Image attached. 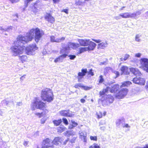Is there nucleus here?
<instances>
[{
    "instance_id": "a878e982",
    "label": "nucleus",
    "mask_w": 148,
    "mask_h": 148,
    "mask_svg": "<svg viewBox=\"0 0 148 148\" xmlns=\"http://www.w3.org/2000/svg\"><path fill=\"white\" fill-rule=\"evenodd\" d=\"M106 46V44L104 42H101L98 45V49H104Z\"/></svg>"
},
{
    "instance_id": "1a4fd4ad",
    "label": "nucleus",
    "mask_w": 148,
    "mask_h": 148,
    "mask_svg": "<svg viewBox=\"0 0 148 148\" xmlns=\"http://www.w3.org/2000/svg\"><path fill=\"white\" fill-rule=\"evenodd\" d=\"M60 114L62 116L69 117H72L74 115L69 110H62L60 112Z\"/></svg>"
},
{
    "instance_id": "0eeeda50",
    "label": "nucleus",
    "mask_w": 148,
    "mask_h": 148,
    "mask_svg": "<svg viewBox=\"0 0 148 148\" xmlns=\"http://www.w3.org/2000/svg\"><path fill=\"white\" fill-rule=\"evenodd\" d=\"M132 81L134 83L141 85H144L145 83V80L143 78L135 77L134 78Z\"/></svg>"
},
{
    "instance_id": "5fc2aeb1",
    "label": "nucleus",
    "mask_w": 148,
    "mask_h": 148,
    "mask_svg": "<svg viewBox=\"0 0 148 148\" xmlns=\"http://www.w3.org/2000/svg\"><path fill=\"white\" fill-rule=\"evenodd\" d=\"M69 140V139L68 138L67 140H66L65 141L63 142L61 144L63 145H65L67 143L68 141Z\"/></svg>"
},
{
    "instance_id": "bf43d9fd",
    "label": "nucleus",
    "mask_w": 148,
    "mask_h": 148,
    "mask_svg": "<svg viewBox=\"0 0 148 148\" xmlns=\"http://www.w3.org/2000/svg\"><path fill=\"white\" fill-rule=\"evenodd\" d=\"M28 144V142L26 141H24L23 144L24 146H26Z\"/></svg>"
},
{
    "instance_id": "4be33fe9",
    "label": "nucleus",
    "mask_w": 148,
    "mask_h": 148,
    "mask_svg": "<svg viewBox=\"0 0 148 148\" xmlns=\"http://www.w3.org/2000/svg\"><path fill=\"white\" fill-rule=\"evenodd\" d=\"M109 89H110V87H107L105 89H103L102 91H100L99 94L100 95H104L107 92Z\"/></svg>"
},
{
    "instance_id": "338daca9",
    "label": "nucleus",
    "mask_w": 148,
    "mask_h": 148,
    "mask_svg": "<svg viewBox=\"0 0 148 148\" xmlns=\"http://www.w3.org/2000/svg\"><path fill=\"white\" fill-rule=\"evenodd\" d=\"M94 146H92L91 145L89 147V148H93Z\"/></svg>"
},
{
    "instance_id": "f8f14e48",
    "label": "nucleus",
    "mask_w": 148,
    "mask_h": 148,
    "mask_svg": "<svg viewBox=\"0 0 148 148\" xmlns=\"http://www.w3.org/2000/svg\"><path fill=\"white\" fill-rule=\"evenodd\" d=\"M128 67L126 66H123L121 68L120 70L121 71V74L124 75H128L130 74L129 71Z\"/></svg>"
},
{
    "instance_id": "7c9ffc66",
    "label": "nucleus",
    "mask_w": 148,
    "mask_h": 148,
    "mask_svg": "<svg viewBox=\"0 0 148 148\" xmlns=\"http://www.w3.org/2000/svg\"><path fill=\"white\" fill-rule=\"evenodd\" d=\"M66 129V128L65 127H59L58 129V132L60 133L63 132Z\"/></svg>"
},
{
    "instance_id": "c85d7f7f",
    "label": "nucleus",
    "mask_w": 148,
    "mask_h": 148,
    "mask_svg": "<svg viewBox=\"0 0 148 148\" xmlns=\"http://www.w3.org/2000/svg\"><path fill=\"white\" fill-rule=\"evenodd\" d=\"M87 50V48L86 47H81L79 49V53H82L86 51Z\"/></svg>"
},
{
    "instance_id": "e433bc0d",
    "label": "nucleus",
    "mask_w": 148,
    "mask_h": 148,
    "mask_svg": "<svg viewBox=\"0 0 148 148\" xmlns=\"http://www.w3.org/2000/svg\"><path fill=\"white\" fill-rule=\"evenodd\" d=\"M92 88L91 87L86 86L83 85L82 88L85 90H88L91 89Z\"/></svg>"
},
{
    "instance_id": "13d9d810",
    "label": "nucleus",
    "mask_w": 148,
    "mask_h": 148,
    "mask_svg": "<svg viewBox=\"0 0 148 148\" xmlns=\"http://www.w3.org/2000/svg\"><path fill=\"white\" fill-rule=\"evenodd\" d=\"M140 56L141 54L140 53H137L136 54V56L137 57H140Z\"/></svg>"
},
{
    "instance_id": "4d7b16f0",
    "label": "nucleus",
    "mask_w": 148,
    "mask_h": 148,
    "mask_svg": "<svg viewBox=\"0 0 148 148\" xmlns=\"http://www.w3.org/2000/svg\"><path fill=\"white\" fill-rule=\"evenodd\" d=\"M80 101L82 103H84L86 101L84 99H80Z\"/></svg>"
},
{
    "instance_id": "864d4df0",
    "label": "nucleus",
    "mask_w": 148,
    "mask_h": 148,
    "mask_svg": "<svg viewBox=\"0 0 148 148\" xmlns=\"http://www.w3.org/2000/svg\"><path fill=\"white\" fill-rule=\"evenodd\" d=\"M135 40L137 41H140V39H139V37L138 35H137L135 37Z\"/></svg>"
},
{
    "instance_id": "7ed1b4c3",
    "label": "nucleus",
    "mask_w": 148,
    "mask_h": 148,
    "mask_svg": "<svg viewBox=\"0 0 148 148\" xmlns=\"http://www.w3.org/2000/svg\"><path fill=\"white\" fill-rule=\"evenodd\" d=\"M41 97L44 101L50 102L53 100L54 95L52 90L49 88H46L41 92Z\"/></svg>"
},
{
    "instance_id": "2f4dec72",
    "label": "nucleus",
    "mask_w": 148,
    "mask_h": 148,
    "mask_svg": "<svg viewBox=\"0 0 148 148\" xmlns=\"http://www.w3.org/2000/svg\"><path fill=\"white\" fill-rule=\"evenodd\" d=\"M51 140L48 138H46L44 140L42 141V143L44 145L46 144H49Z\"/></svg>"
},
{
    "instance_id": "79ce46f5",
    "label": "nucleus",
    "mask_w": 148,
    "mask_h": 148,
    "mask_svg": "<svg viewBox=\"0 0 148 148\" xmlns=\"http://www.w3.org/2000/svg\"><path fill=\"white\" fill-rule=\"evenodd\" d=\"M90 138L91 140H93L95 141L97 140V138L96 136H90Z\"/></svg>"
},
{
    "instance_id": "72a5a7b5",
    "label": "nucleus",
    "mask_w": 148,
    "mask_h": 148,
    "mask_svg": "<svg viewBox=\"0 0 148 148\" xmlns=\"http://www.w3.org/2000/svg\"><path fill=\"white\" fill-rule=\"evenodd\" d=\"M111 68L110 67H106L104 69V74L106 75L107 73L110 72V71L111 69Z\"/></svg>"
},
{
    "instance_id": "20e7f679",
    "label": "nucleus",
    "mask_w": 148,
    "mask_h": 148,
    "mask_svg": "<svg viewBox=\"0 0 148 148\" xmlns=\"http://www.w3.org/2000/svg\"><path fill=\"white\" fill-rule=\"evenodd\" d=\"M128 92L129 90L127 88H122L115 94V97L117 99H123L127 95Z\"/></svg>"
},
{
    "instance_id": "f3484780",
    "label": "nucleus",
    "mask_w": 148,
    "mask_h": 148,
    "mask_svg": "<svg viewBox=\"0 0 148 148\" xmlns=\"http://www.w3.org/2000/svg\"><path fill=\"white\" fill-rule=\"evenodd\" d=\"M89 40V39H80L78 40V41L81 46H86L88 45Z\"/></svg>"
},
{
    "instance_id": "c9c22d12",
    "label": "nucleus",
    "mask_w": 148,
    "mask_h": 148,
    "mask_svg": "<svg viewBox=\"0 0 148 148\" xmlns=\"http://www.w3.org/2000/svg\"><path fill=\"white\" fill-rule=\"evenodd\" d=\"M83 86L82 85L81 83H79L75 84L74 86V87L76 88H79L80 87L82 88Z\"/></svg>"
},
{
    "instance_id": "603ef678",
    "label": "nucleus",
    "mask_w": 148,
    "mask_h": 148,
    "mask_svg": "<svg viewBox=\"0 0 148 148\" xmlns=\"http://www.w3.org/2000/svg\"><path fill=\"white\" fill-rule=\"evenodd\" d=\"M92 40L97 43H99L101 41L99 39L96 40L95 39H92Z\"/></svg>"
},
{
    "instance_id": "a19ab883",
    "label": "nucleus",
    "mask_w": 148,
    "mask_h": 148,
    "mask_svg": "<svg viewBox=\"0 0 148 148\" xmlns=\"http://www.w3.org/2000/svg\"><path fill=\"white\" fill-rule=\"evenodd\" d=\"M62 120L63 122V123L65 125H68L69 124L68 122V121L67 119L65 118H63Z\"/></svg>"
},
{
    "instance_id": "09e8293b",
    "label": "nucleus",
    "mask_w": 148,
    "mask_h": 148,
    "mask_svg": "<svg viewBox=\"0 0 148 148\" xmlns=\"http://www.w3.org/2000/svg\"><path fill=\"white\" fill-rule=\"evenodd\" d=\"M67 56V55L65 54H63L62 55L60 56V57L62 58V60L63 58H65Z\"/></svg>"
},
{
    "instance_id": "cd10ccee",
    "label": "nucleus",
    "mask_w": 148,
    "mask_h": 148,
    "mask_svg": "<svg viewBox=\"0 0 148 148\" xmlns=\"http://www.w3.org/2000/svg\"><path fill=\"white\" fill-rule=\"evenodd\" d=\"M94 75V73L93 70L92 69L89 70V71L87 72V76L88 77H91Z\"/></svg>"
},
{
    "instance_id": "4468645a",
    "label": "nucleus",
    "mask_w": 148,
    "mask_h": 148,
    "mask_svg": "<svg viewBox=\"0 0 148 148\" xmlns=\"http://www.w3.org/2000/svg\"><path fill=\"white\" fill-rule=\"evenodd\" d=\"M130 71L133 74L136 76H140L141 75V73L137 69L131 67L130 68Z\"/></svg>"
},
{
    "instance_id": "2eb2a0df",
    "label": "nucleus",
    "mask_w": 148,
    "mask_h": 148,
    "mask_svg": "<svg viewBox=\"0 0 148 148\" xmlns=\"http://www.w3.org/2000/svg\"><path fill=\"white\" fill-rule=\"evenodd\" d=\"M88 47H86L88 50L91 51L93 50L95 47L96 44L94 42L90 41V40L88 43Z\"/></svg>"
},
{
    "instance_id": "37998d69",
    "label": "nucleus",
    "mask_w": 148,
    "mask_h": 148,
    "mask_svg": "<svg viewBox=\"0 0 148 148\" xmlns=\"http://www.w3.org/2000/svg\"><path fill=\"white\" fill-rule=\"evenodd\" d=\"M42 148H54V147L53 145H44L42 147Z\"/></svg>"
},
{
    "instance_id": "774afa93",
    "label": "nucleus",
    "mask_w": 148,
    "mask_h": 148,
    "mask_svg": "<svg viewBox=\"0 0 148 148\" xmlns=\"http://www.w3.org/2000/svg\"><path fill=\"white\" fill-rule=\"evenodd\" d=\"M89 0H84V2H86V1H89Z\"/></svg>"
},
{
    "instance_id": "4c0bfd02",
    "label": "nucleus",
    "mask_w": 148,
    "mask_h": 148,
    "mask_svg": "<svg viewBox=\"0 0 148 148\" xmlns=\"http://www.w3.org/2000/svg\"><path fill=\"white\" fill-rule=\"evenodd\" d=\"M32 1V0H24V2L25 4V7L26 8L27 6L29 3Z\"/></svg>"
},
{
    "instance_id": "0e129e2a",
    "label": "nucleus",
    "mask_w": 148,
    "mask_h": 148,
    "mask_svg": "<svg viewBox=\"0 0 148 148\" xmlns=\"http://www.w3.org/2000/svg\"><path fill=\"white\" fill-rule=\"evenodd\" d=\"M125 8V6H123L120 9V10H122L123 9Z\"/></svg>"
},
{
    "instance_id": "a211bd4d",
    "label": "nucleus",
    "mask_w": 148,
    "mask_h": 148,
    "mask_svg": "<svg viewBox=\"0 0 148 148\" xmlns=\"http://www.w3.org/2000/svg\"><path fill=\"white\" fill-rule=\"evenodd\" d=\"M40 1L39 0L36 1L33 4L32 9L34 12L36 11L37 8L40 5Z\"/></svg>"
},
{
    "instance_id": "dca6fc26",
    "label": "nucleus",
    "mask_w": 148,
    "mask_h": 148,
    "mask_svg": "<svg viewBox=\"0 0 148 148\" xmlns=\"http://www.w3.org/2000/svg\"><path fill=\"white\" fill-rule=\"evenodd\" d=\"M50 38L51 41L52 42H59L64 40L65 39V37H62L60 38L57 39L56 40L55 36H51Z\"/></svg>"
},
{
    "instance_id": "58836bf2",
    "label": "nucleus",
    "mask_w": 148,
    "mask_h": 148,
    "mask_svg": "<svg viewBox=\"0 0 148 148\" xmlns=\"http://www.w3.org/2000/svg\"><path fill=\"white\" fill-rule=\"evenodd\" d=\"M61 60H62V58L60 56H59L55 59L54 60V62L55 63H57L58 62L60 61Z\"/></svg>"
},
{
    "instance_id": "9b49d317",
    "label": "nucleus",
    "mask_w": 148,
    "mask_h": 148,
    "mask_svg": "<svg viewBox=\"0 0 148 148\" xmlns=\"http://www.w3.org/2000/svg\"><path fill=\"white\" fill-rule=\"evenodd\" d=\"M87 72L86 69H81V72H79L78 73L77 79L78 82L82 79Z\"/></svg>"
},
{
    "instance_id": "69168bd1",
    "label": "nucleus",
    "mask_w": 148,
    "mask_h": 148,
    "mask_svg": "<svg viewBox=\"0 0 148 148\" xmlns=\"http://www.w3.org/2000/svg\"><path fill=\"white\" fill-rule=\"evenodd\" d=\"M119 123H116V124H120L121 122V120H119Z\"/></svg>"
},
{
    "instance_id": "6ab92c4d",
    "label": "nucleus",
    "mask_w": 148,
    "mask_h": 148,
    "mask_svg": "<svg viewBox=\"0 0 148 148\" xmlns=\"http://www.w3.org/2000/svg\"><path fill=\"white\" fill-rule=\"evenodd\" d=\"M106 114V112L105 111H100L97 112L96 115L97 118L99 119L102 118L103 116H105Z\"/></svg>"
},
{
    "instance_id": "393cba45",
    "label": "nucleus",
    "mask_w": 148,
    "mask_h": 148,
    "mask_svg": "<svg viewBox=\"0 0 148 148\" xmlns=\"http://www.w3.org/2000/svg\"><path fill=\"white\" fill-rule=\"evenodd\" d=\"M71 122L72 124L69 125V129H72L77 125V123L74 121L71 120Z\"/></svg>"
},
{
    "instance_id": "8fccbe9b",
    "label": "nucleus",
    "mask_w": 148,
    "mask_h": 148,
    "mask_svg": "<svg viewBox=\"0 0 148 148\" xmlns=\"http://www.w3.org/2000/svg\"><path fill=\"white\" fill-rule=\"evenodd\" d=\"M114 73L116 75V78L118 77L120 75L118 71H114Z\"/></svg>"
},
{
    "instance_id": "680f3d73",
    "label": "nucleus",
    "mask_w": 148,
    "mask_h": 148,
    "mask_svg": "<svg viewBox=\"0 0 148 148\" xmlns=\"http://www.w3.org/2000/svg\"><path fill=\"white\" fill-rule=\"evenodd\" d=\"M143 148H148V144H146Z\"/></svg>"
},
{
    "instance_id": "c03bdc74",
    "label": "nucleus",
    "mask_w": 148,
    "mask_h": 148,
    "mask_svg": "<svg viewBox=\"0 0 148 148\" xmlns=\"http://www.w3.org/2000/svg\"><path fill=\"white\" fill-rule=\"evenodd\" d=\"M69 58L70 60H72L74 59L76 57V56L74 55H70L69 56Z\"/></svg>"
},
{
    "instance_id": "f704fd0d",
    "label": "nucleus",
    "mask_w": 148,
    "mask_h": 148,
    "mask_svg": "<svg viewBox=\"0 0 148 148\" xmlns=\"http://www.w3.org/2000/svg\"><path fill=\"white\" fill-rule=\"evenodd\" d=\"M130 57V55L128 54H125V55L124 58H120L121 61H124L127 60Z\"/></svg>"
},
{
    "instance_id": "423d86ee",
    "label": "nucleus",
    "mask_w": 148,
    "mask_h": 148,
    "mask_svg": "<svg viewBox=\"0 0 148 148\" xmlns=\"http://www.w3.org/2000/svg\"><path fill=\"white\" fill-rule=\"evenodd\" d=\"M141 68L148 73V59L143 58L140 59Z\"/></svg>"
},
{
    "instance_id": "c756f323",
    "label": "nucleus",
    "mask_w": 148,
    "mask_h": 148,
    "mask_svg": "<svg viewBox=\"0 0 148 148\" xmlns=\"http://www.w3.org/2000/svg\"><path fill=\"white\" fill-rule=\"evenodd\" d=\"M20 58L22 62L23 63L26 61L27 57L25 55L22 56L20 57Z\"/></svg>"
},
{
    "instance_id": "ddd939ff",
    "label": "nucleus",
    "mask_w": 148,
    "mask_h": 148,
    "mask_svg": "<svg viewBox=\"0 0 148 148\" xmlns=\"http://www.w3.org/2000/svg\"><path fill=\"white\" fill-rule=\"evenodd\" d=\"M63 140V139L59 137H56L53 140L52 143L53 145H58L60 143L61 144Z\"/></svg>"
},
{
    "instance_id": "b1692460",
    "label": "nucleus",
    "mask_w": 148,
    "mask_h": 148,
    "mask_svg": "<svg viewBox=\"0 0 148 148\" xmlns=\"http://www.w3.org/2000/svg\"><path fill=\"white\" fill-rule=\"evenodd\" d=\"M53 124L55 126H58L61 124L62 122V119H60L58 120H55L53 121Z\"/></svg>"
},
{
    "instance_id": "49530a36",
    "label": "nucleus",
    "mask_w": 148,
    "mask_h": 148,
    "mask_svg": "<svg viewBox=\"0 0 148 148\" xmlns=\"http://www.w3.org/2000/svg\"><path fill=\"white\" fill-rule=\"evenodd\" d=\"M12 3H16L20 1V0H9Z\"/></svg>"
},
{
    "instance_id": "f03ea898",
    "label": "nucleus",
    "mask_w": 148,
    "mask_h": 148,
    "mask_svg": "<svg viewBox=\"0 0 148 148\" xmlns=\"http://www.w3.org/2000/svg\"><path fill=\"white\" fill-rule=\"evenodd\" d=\"M47 106L46 103H44L41 100H38L37 98H35V100L32 103L31 106L32 110H34L36 108L39 109L40 110H44V114L45 115L46 111H48L47 109H46Z\"/></svg>"
},
{
    "instance_id": "412c9836",
    "label": "nucleus",
    "mask_w": 148,
    "mask_h": 148,
    "mask_svg": "<svg viewBox=\"0 0 148 148\" xmlns=\"http://www.w3.org/2000/svg\"><path fill=\"white\" fill-rule=\"evenodd\" d=\"M119 16L123 18H130V14L127 12H124L120 14Z\"/></svg>"
},
{
    "instance_id": "052dcab7",
    "label": "nucleus",
    "mask_w": 148,
    "mask_h": 148,
    "mask_svg": "<svg viewBox=\"0 0 148 148\" xmlns=\"http://www.w3.org/2000/svg\"><path fill=\"white\" fill-rule=\"evenodd\" d=\"M45 120H41V123L42 124H43L45 122Z\"/></svg>"
},
{
    "instance_id": "f257e3e1",
    "label": "nucleus",
    "mask_w": 148,
    "mask_h": 148,
    "mask_svg": "<svg viewBox=\"0 0 148 148\" xmlns=\"http://www.w3.org/2000/svg\"><path fill=\"white\" fill-rule=\"evenodd\" d=\"M34 33L35 34L34 39L36 42H38L44 35L43 32L40 31L38 27H37L30 29L28 35L25 36L20 35L18 36L16 40L14 42V45L10 48L13 56H17L23 53L25 47L24 46L20 45V43L25 44L31 41L33 39L32 35Z\"/></svg>"
},
{
    "instance_id": "aec40b11",
    "label": "nucleus",
    "mask_w": 148,
    "mask_h": 148,
    "mask_svg": "<svg viewBox=\"0 0 148 148\" xmlns=\"http://www.w3.org/2000/svg\"><path fill=\"white\" fill-rule=\"evenodd\" d=\"M132 84V83L130 81H125L122 83L120 87L121 88L123 87H127Z\"/></svg>"
},
{
    "instance_id": "39448f33",
    "label": "nucleus",
    "mask_w": 148,
    "mask_h": 148,
    "mask_svg": "<svg viewBox=\"0 0 148 148\" xmlns=\"http://www.w3.org/2000/svg\"><path fill=\"white\" fill-rule=\"evenodd\" d=\"M38 47L35 44L30 45L25 48L26 54L28 55H32Z\"/></svg>"
},
{
    "instance_id": "9d476101",
    "label": "nucleus",
    "mask_w": 148,
    "mask_h": 148,
    "mask_svg": "<svg viewBox=\"0 0 148 148\" xmlns=\"http://www.w3.org/2000/svg\"><path fill=\"white\" fill-rule=\"evenodd\" d=\"M120 86L118 84H116L113 85L111 86V88H110V91L111 93L115 94L117 93V91H119V89L120 88Z\"/></svg>"
},
{
    "instance_id": "de8ad7c7",
    "label": "nucleus",
    "mask_w": 148,
    "mask_h": 148,
    "mask_svg": "<svg viewBox=\"0 0 148 148\" xmlns=\"http://www.w3.org/2000/svg\"><path fill=\"white\" fill-rule=\"evenodd\" d=\"M62 12H64L66 13V14H68V9H64L61 11Z\"/></svg>"
},
{
    "instance_id": "3c124183",
    "label": "nucleus",
    "mask_w": 148,
    "mask_h": 148,
    "mask_svg": "<svg viewBox=\"0 0 148 148\" xmlns=\"http://www.w3.org/2000/svg\"><path fill=\"white\" fill-rule=\"evenodd\" d=\"M94 145V148H101L100 146L97 144L96 143H94L93 144Z\"/></svg>"
},
{
    "instance_id": "a18cd8bd",
    "label": "nucleus",
    "mask_w": 148,
    "mask_h": 148,
    "mask_svg": "<svg viewBox=\"0 0 148 148\" xmlns=\"http://www.w3.org/2000/svg\"><path fill=\"white\" fill-rule=\"evenodd\" d=\"M83 3L82 2L80 1H77L75 2V4L76 5H82V4Z\"/></svg>"
},
{
    "instance_id": "e2e57ef3",
    "label": "nucleus",
    "mask_w": 148,
    "mask_h": 148,
    "mask_svg": "<svg viewBox=\"0 0 148 148\" xmlns=\"http://www.w3.org/2000/svg\"><path fill=\"white\" fill-rule=\"evenodd\" d=\"M145 88L148 90V83L145 86Z\"/></svg>"
},
{
    "instance_id": "473e14b6",
    "label": "nucleus",
    "mask_w": 148,
    "mask_h": 148,
    "mask_svg": "<svg viewBox=\"0 0 148 148\" xmlns=\"http://www.w3.org/2000/svg\"><path fill=\"white\" fill-rule=\"evenodd\" d=\"M104 80L103 78L102 75H101L99 76V84H101L103 83L104 82Z\"/></svg>"
},
{
    "instance_id": "ea45409f",
    "label": "nucleus",
    "mask_w": 148,
    "mask_h": 148,
    "mask_svg": "<svg viewBox=\"0 0 148 148\" xmlns=\"http://www.w3.org/2000/svg\"><path fill=\"white\" fill-rule=\"evenodd\" d=\"M43 113L42 112L41 113H35V115L38 116L39 118H40L43 116Z\"/></svg>"
},
{
    "instance_id": "bb28decb",
    "label": "nucleus",
    "mask_w": 148,
    "mask_h": 148,
    "mask_svg": "<svg viewBox=\"0 0 148 148\" xmlns=\"http://www.w3.org/2000/svg\"><path fill=\"white\" fill-rule=\"evenodd\" d=\"M69 45L71 46L73 49H75L79 46V44L75 43L69 42Z\"/></svg>"
},
{
    "instance_id": "6e6d98bb",
    "label": "nucleus",
    "mask_w": 148,
    "mask_h": 148,
    "mask_svg": "<svg viewBox=\"0 0 148 148\" xmlns=\"http://www.w3.org/2000/svg\"><path fill=\"white\" fill-rule=\"evenodd\" d=\"M123 128H128L130 127L128 124H126L123 126Z\"/></svg>"
},
{
    "instance_id": "6e6552de",
    "label": "nucleus",
    "mask_w": 148,
    "mask_h": 148,
    "mask_svg": "<svg viewBox=\"0 0 148 148\" xmlns=\"http://www.w3.org/2000/svg\"><path fill=\"white\" fill-rule=\"evenodd\" d=\"M44 18L48 23L52 24L54 23L55 21L54 18L50 13H46L44 16Z\"/></svg>"
},
{
    "instance_id": "5701e85b",
    "label": "nucleus",
    "mask_w": 148,
    "mask_h": 148,
    "mask_svg": "<svg viewBox=\"0 0 148 148\" xmlns=\"http://www.w3.org/2000/svg\"><path fill=\"white\" fill-rule=\"evenodd\" d=\"M141 14V12L140 11H137L136 13H132L130 14V18H135L137 16L140 15Z\"/></svg>"
}]
</instances>
